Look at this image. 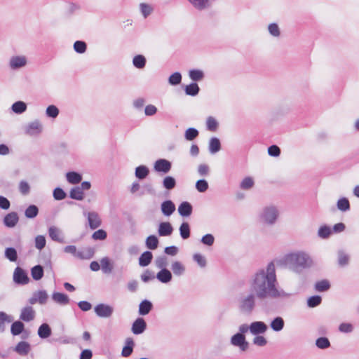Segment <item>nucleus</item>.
<instances>
[{
  "label": "nucleus",
  "instance_id": "obj_9",
  "mask_svg": "<svg viewBox=\"0 0 359 359\" xmlns=\"http://www.w3.org/2000/svg\"><path fill=\"white\" fill-rule=\"evenodd\" d=\"M94 309L96 315L101 318H109L112 315L114 311L111 306L104 304H97Z\"/></svg>",
  "mask_w": 359,
  "mask_h": 359
},
{
  "label": "nucleus",
  "instance_id": "obj_35",
  "mask_svg": "<svg viewBox=\"0 0 359 359\" xmlns=\"http://www.w3.org/2000/svg\"><path fill=\"white\" fill-rule=\"evenodd\" d=\"M200 91V88L198 85L195 83H191L189 85H187L184 88V92L186 95H190V96H196Z\"/></svg>",
  "mask_w": 359,
  "mask_h": 359
},
{
  "label": "nucleus",
  "instance_id": "obj_59",
  "mask_svg": "<svg viewBox=\"0 0 359 359\" xmlns=\"http://www.w3.org/2000/svg\"><path fill=\"white\" fill-rule=\"evenodd\" d=\"M102 270L105 273H109L112 271V266L108 257H104L100 261Z\"/></svg>",
  "mask_w": 359,
  "mask_h": 359
},
{
  "label": "nucleus",
  "instance_id": "obj_34",
  "mask_svg": "<svg viewBox=\"0 0 359 359\" xmlns=\"http://www.w3.org/2000/svg\"><path fill=\"white\" fill-rule=\"evenodd\" d=\"M152 259V253L150 251H145L139 258V264L141 266H147L151 262Z\"/></svg>",
  "mask_w": 359,
  "mask_h": 359
},
{
  "label": "nucleus",
  "instance_id": "obj_40",
  "mask_svg": "<svg viewBox=\"0 0 359 359\" xmlns=\"http://www.w3.org/2000/svg\"><path fill=\"white\" fill-rule=\"evenodd\" d=\"M149 173V170L146 165H139L135 168V177L139 180L145 179Z\"/></svg>",
  "mask_w": 359,
  "mask_h": 359
},
{
  "label": "nucleus",
  "instance_id": "obj_29",
  "mask_svg": "<svg viewBox=\"0 0 359 359\" xmlns=\"http://www.w3.org/2000/svg\"><path fill=\"white\" fill-rule=\"evenodd\" d=\"M285 321L283 318L280 316H277L274 318L270 323L271 328L275 332L281 331L283 329Z\"/></svg>",
  "mask_w": 359,
  "mask_h": 359
},
{
  "label": "nucleus",
  "instance_id": "obj_54",
  "mask_svg": "<svg viewBox=\"0 0 359 359\" xmlns=\"http://www.w3.org/2000/svg\"><path fill=\"white\" fill-rule=\"evenodd\" d=\"M322 302V297L319 295H313L307 299V306L309 308H314L320 305Z\"/></svg>",
  "mask_w": 359,
  "mask_h": 359
},
{
  "label": "nucleus",
  "instance_id": "obj_55",
  "mask_svg": "<svg viewBox=\"0 0 359 359\" xmlns=\"http://www.w3.org/2000/svg\"><path fill=\"white\" fill-rule=\"evenodd\" d=\"M74 50L77 53H84L87 50V44L83 41H76L74 43Z\"/></svg>",
  "mask_w": 359,
  "mask_h": 359
},
{
  "label": "nucleus",
  "instance_id": "obj_53",
  "mask_svg": "<svg viewBox=\"0 0 359 359\" xmlns=\"http://www.w3.org/2000/svg\"><path fill=\"white\" fill-rule=\"evenodd\" d=\"M199 135L198 130L194 128H189L184 133V137L188 141H192Z\"/></svg>",
  "mask_w": 359,
  "mask_h": 359
},
{
  "label": "nucleus",
  "instance_id": "obj_6",
  "mask_svg": "<svg viewBox=\"0 0 359 359\" xmlns=\"http://www.w3.org/2000/svg\"><path fill=\"white\" fill-rule=\"evenodd\" d=\"M231 344L238 347L241 351H246L249 348V343L246 341L245 334L236 333L231 337Z\"/></svg>",
  "mask_w": 359,
  "mask_h": 359
},
{
  "label": "nucleus",
  "instance_id": "obj_1",
  "mask_svg": "<svg viewBox=\"0 0 359 359\" xmlns=\"http://www.w3.org/2000/svg\"><path fill=\"white\" fill-rule=\"evenodd\" d=\"M247 283L249 292L241 294L238 299V310L244 315L252 313L257 299H288L292 296L280 287L273 262L252 272Z\"/></svg>",
  "mask_w": 359,
  "mask_h": 359
},
{
  "label": "nucleus",
  "instance_id": "obj_8",
  "mask_svg": "<svg viewBox=\"0 0 359 359\" xmlns=\"http://www.w3.org/2000/svg\"><path fill=\"white\" fill-rule=\"evenodd\" d=\"M171 168V162L165 158H159L154 164V170L157 172H162L163 174L168 173Z\"/></svg>",
  "mask_w": 359,
  "mask_h": 359
},
{
  "label": "nucleus",
  "instance_id": "obj_31",
  "mask_svg": "<svg viewBox=\"0 0 359 359\" xmlns=\"http://www.w3.org/2000/svg\"><path fill=\"white\" fill-rule=\"evenodd\" d=\"M139 8L140 13L144 19L147 18L154 10L152 5L147 3H140Z\"/></svg>",
  "mask_w": 359,
  "mask_h": 359
},
{
  "label": "nucleus",
  "instance_id": "obj_39",
  "mask_svg": "<svg viewBox=\"0 0 359 359\" xmlns=\"http://www.w3.org/2000/svg\"><path fill=\"white\" fill-rule=\"evenodd\" d=\"M51 334V329L47 323L41 325L38 330V335L41 339H46Z\"/></svg>",
  "mask_w": 359,
  "mask_h": 359
},
{
  "label": "nucleus",
  "instance_id": "obj_13",
  "mask_svg": "<svg viewBox=\"0 0 359 359\" xmlns=\"http://www.w3.org/2000/svg\"><path fill=\"white\" fill-rule=\"evenodd\" d=\"M249 328L252 334L257 335L266 332L268 327L262 321H255L250 325Z\"/></svg>",
  "mask_w": 359,
  "mask_h": 359
},
{
  "label": "nucleus",
  "instance_id": "obj_62",
  "mask_svg": "<svg viewBox=\"0 0 359 359\" xmlns=\"http://www.w3.org/2000/svg\"><path fill=\"white\" fill-rule=\"evenodd\" d=\"M196 189L198 191L203 193L208 189V183L205 180H198L196 183Z\"/></svg>",
  "mask_w": 359,
  "mask_h": 359
},
{
  "label": "nucleus",
  "instance_id": "obj_5",
  "mask_svg": "<svg viewBox=\"0 0 359 359\" xmlns=\"http://www.w3.org/2000/svg\"><path fill=\"white\" fill-rule=\"evenodd\" d=\"M278 212L276 207L269 206L264 208L262 213V220L269 224H273L277 219Z\"/></svg>",
  "mask_w": 359,
  "mask_h": 359
},
{
  "label": "nucleus",
  "instance_id": "obj_14",
  "mask_svg": "<svg viewBox=\"0 0 359 359\" xmlns=\"http://www.w3.org/2000/svg\"><path fill=\"white\" fill-rule=\"evenodd\" d=\"M35 311L31 306H27L22 309L20 315V319L22 321L30 322L35 318Z\"/></svg>",
  "mask_w": 359,
  "mask_h": 359
},
{
  "label": "nucleus",
  "instance_id": "obj_20",
  "mask_svg": "<svg viewBox=\"0 0 359 359\" xmlns=\"http://www.w3.org/2000/svg\"><path fill=\"white\" fill-rule=\"evenodd\" d=\"M135 346V342L131 337H128L125 340V345L121 351V355L123 357H129L133 351Z\"/></svg>",
  "mask_w": 359,
  "mask_h": 359
},
{
  "label": "nucleus",
  "instance_id": "obj_17",
  "mask_svg": "<svg viewBox=\"0 0 359 359\" xmlns=\"http://www.w3.org/2000/svg\"><path fill=\"white\" fill-rule=\"evenodd\" d=\"M173 227L168 222H161L158 225V233L160 236H169L172 233Z\"/></svg>",
  "mask_w": 359,
  "mask_h": 359
},
{
  "label": "nucleus",
  "instance_id": "obj_45",
  "mask_svg": "<svg viewBox=\"0 0 359 359\" xmlns=\"http://www.w3.org/2000/svg\"><path fill=\"white\" fill-rule=\"evenodd\" d=\"M4 255L9 261L15 262L18 259L17 250L12 247L6 248L4 252Z\"/></svg>",
  "mask_w": 359,
  "mask_h": 359
},
{
  "label": "nucleus",
  "instance_id": "obj_43",
  "mask_svg": "<svg viewBox=\"0 0 359 359\" xmlns=\"http://www.w3.org/2000/svg\"><path fill=\"white\" fill-rule=\"evenodd\" d=\"M145 244L149 250H155L158 248V239L156 236L150 235L146 238Z\"/></svg>",
  "mask_w": 359,
  "mask_h": 359
},
{
  "label": "nucleus",
  "instance_id": "obj_60",
  "mask_svg": "<svg viewBox=\"0 0 359 359\" xmlns=\"http://www.w3.org/2000/svg\"><path fill=\"white\" fill-rule=\"evenodd\" d=\"M254 186V180L250 177H245L241 182L240 187L244 190H248Z\"/></svg>",
  "mask_w": 359,
  "mask_h": 359
},
{
  "label": "nucleus",
  "instance_id": "obj_52",
  "mask_svg": "<svg viewBox=\"0 0 359 359\" xmlns=\"http://www.w3.org/2000/svg\"><path fill=\"white\" fill-rule=\"evenodd\" d=\"M316 346L320 349H326L330 346V342L327 337H321L316 340Z\"/></svg>",
  "mask_w": 359,
  "mask_h": 359
},
{
  "label": "nucleus",
  "instance_id": "obj_2",
  "mask_svg": "<svg viewBox=\"0 0 359 359\" xmlns=\"http://www.w3.org/2000/svg\"><path fill=\"white\" fill-rule=\"evenodd\" d=\"M284 262L290 271L298 274L313 266L311 257L303 251L286 255L284 257Z\"/></svg>",
  "mask_w": 359,
  "mask_h": 359
},
{
  "label": "nucleus",
  "instance_id": "obj_27",
  "mask_svg": "<svg viewBox=\"0 0 359 359\" xmlns=\"http://www.w3.org/2000/svg\"><path fill=\"white\" fill-rule=\"evenodd\" d=\"M198 11H203L210 6L209 0H187Z\"/></svg>",
  "mask_w": 359,
  "mask_h": 359
},
{
  "label": "nucleus",
  "instance_id": "obj_11",
  "mask_svg": "<svg viewBox=\"0 0 359 359\" xmlns=\"http://www.w3.org/2000/svg\"><path fill=\"white\" fill-rule=\"evenodd\" d=\"M350 255L344 250H339L337 252V264L340 268H345L350 263Z\"/></svg>",
  "mask_w": 359,
  "mask_h": 359
},
{
  "label": "nucleus",
  "instance_id": "obj_15",
  "mask_svg": "<svg viewBox=\"0 0 359 359\" xmlns=\"http://www.w3.org/2000/svg\"><path fill=\"white\" fill-rule=\"evenodd\" d=\"M19 221V217L16 212H11L5 215L3 219L4 224L8 228H13Z\"/></svg>",
  "mask_w": 359,
  "mask_h": 359
},
{
  "label": "nucleus",
  "instance_id": "obj_37",
  "mask_svg": "<svg viewBox=\"0 0 359 359\" xmlns=\"http://www.w3.org/2000/svg\"><path fill=\"white\" fill-rule=\"evenodd\" d=\"M66 178L67 182L72 184H79L82 180L81 175L74 171L67 172Z\"/></svg>",
  "mask_w": 359,
  "mask_h": 359
},
{
  "label": "nucleus",
  "instance_id": "obj_64",
  "mask_svg": "<svg viewBox=\"0 0 359 359\" xmlns=\"http://www.w3.org/2000/svg\"><path fill=\"white\" fill-rule=\"evenodd\" d=\"M268 30L270 34L274 37H278L280 35V31L276 23H271L268 26Z\"/></svg>",
  "mask_w": 359,
  "mask_h": 359
},
{
  "label": "nucleus",
  "instance_id": "obj_61",
  "mask_svg": "<svg viewBox=\"0 0 359 359\" xmlns=\"http://www.w3.org/2000/svg\"><path fill=\"white\" fill-rule=\"evenodd\" d=\"M53 196L55 200L61 201L66 198L67 194L60 187H56L53 192Z\"/></svg>",
  "mask_w": 359,
  "mask_h": 359
},
{
  "label": "nucleus",
  "instance_id": "obj_49",
  "mask_svg": "<svg viewBox=\"0 0 359 359\" xmlns=\"http://www.w3.org/2000/svg\"><path fill=\"white\" fill-rule=\"evenodd\" d=\"M337 206V208L342 212H346L349 210L351 208L349 201L345 197L338 200Z\"/></svg>",
  "mask_w": 359,
  "mask_h": 359
},
{
  "label": "nucleus",
  "instance_id": "obj_47",
  "mask_svg": "<svg viewBox=\"0 0 359 359\" xmlns=\"http://www.w3.org/2000/svg\"><path fill=\"white\" fill-rule=\"evenodd\" d=\"M171 269L176 276H181L185 271L184 266L179 261L172 262Z\"/></svg>",
  "mask_w": 359,
  "mask_h": 359
},
{
  "label": "nucleus",
  "instance_id": "obj_26",
  "mask_svg": "<svg viewBox=\"0 0 359 359\" xmlns=\"http://www.w3.org/2000/svg\"><path fill=\"white\" fill-rule=\"evenodd\" d=\"M208 149L210 154H216L221 149V142L219 138L212 137L209 140Z\"/></svg>",
  "mask_w": 359,
  "mask_h": 359
},
{
  "label": "nucleus",
  "instance_id": "obj_48",
  "mask_svg": "<svg viewBox=\"0 0 359 359\" xmlns=\"http://www.w3.org/2000/svg\"><path fill=\"white\" fill-rule=\"evenodd\" d=\"M38 214L39 208L35 205H29L25 211V217L29 219H33L36 217L38 215Z\"/></svg>",
  "mask_w": 359,
  "mask_h": 359
},
{
  "label": "nucleus",
  "instance_id": "obj_32",
  "mask_svg": "<svg viewBox=\"0 0 359 359\" xmlns=\"http://www.w3.org/2000/svg\"><path fill=\"white\" fill-rule=\"evenodd\" d=\"M332 234V228L326 224L320 226L318 230V236L322 239H327Z\"/></svg>",
  "mask_w": 359,
  "mask_h": 359
},
{
  "label": "nucleus",
  "instance_id": "obj_56",
  "mask_svg": "<svg viewBox=\"0 0 359 359\" xmlns=\"http://www.w3.org/2000/svg\"><path fill=\"white\" fill-rule=\"evenodd\" d=\"M206 127L208 130L215 132L218 128V122L214 117L209 116L206 120Z\"/></svg>",
  "mask_w": 359,
  "mask_h": 359
},
{
  "label": "nucleus",
  "instance_id": "obj_36",
  "mask_svg": "<svg viewBox=\"0 0 359 359\" xmlns=\"http://www.w3.org/2000/svg\"><path fill=\"white\" fill-rule=\"evenodd\" d=\"M43 268L41 265H36L31 269V275L34 280H39L43 276Z\"/></svg>",
  "mask_w": 359,
  "mask_h": 359
},
{
  "label": "nucleus",
  "instance_id": "obj_10",
  "mask_svg": "<svg viewBox=\"0 0 359 359\" xmlns=\"http://www.w3.org/2000/svg\"><path fill=\"white\" fill-rule=\"evenodd\" d=\"M27 62L25 56H13L9 60V67L11 69L15 70L25 67Z\"/></svg>",
  "mask_w": 359,
  "mask_h": 359
},
{
  "label": "nucleus",
  "instance_id": "obj_4",
  "mask_svg": "<svg viewBox=\"0 0 359 359\" xmlns=\"http://www.w3.org/2000/svg\"><path fill=\"white\" fill-rule=\"evenodd\" d=\"M23 129L27 135L36 137L42 133L43 126L39 120L36 119L25 125Z\"/></svg>",
  "mask_w": 359,
  "mask_h": 359
},
{
  "label": "nucleus",
  "instance_id": "obj_51",
  "mask_svg": "<svg viewBox=\"0 0 359 359\" xmlns=\"http://www.w3.org/2000/svg\"><path fill=\"white\" fill-rule=\"evenodd\" d=\"M58 108L53 104L49 105L46 109V115L48 118H55L59 115Z\"/></svg>",
  "mask_w": 359,
  "mask_h": 359
},
{
  "label": "nucleus",
  "instance_id": "obj_3",
  "mask_svg": "<svg viewBox=\"0 0 359 359\" xmlns=\"http://www.w3.org/2000/svg\"><path fill=\"white\" fill-rule=\"evenodd\" d=\"M64 252L69 253L80 259H89L93 257L94 250L90 248H87L81 250H77L75 245H67L64 248Z\"/></svg>",
  "mask_w": 359,
  "mask_h": 359
},
{
  "label": "nucleus",
  "instance_id": "obj_12",
  "mask_svg": "<svg viewBox=\"0 0 359 359\" xmlns=\"http://www.w3.org/2000/svg\"><path fill=\"white\" fill-rule=\"evenodd\" d=\"M147 329V323L144 318H137L133 323L131 331L134 334H141Z\"/></svg>",
  "mask_w": 359,
  "mask_h": 359
},
{
  "label": "nucleus",
  "instance_id": "obj_63",
  "mask_svg": "<svg viewBox=\"0 0 359 359\" xmlns=\"http://www.w3.org/2000/svg\"><path fill=\"white\" fill-rule=\"evenodd\" d=\"M155 264L157 268L161 269H166L168 266V259L165 256L158 257L155 260Z\"/></svg>",
  "mask_w": 359,
  "mask_h": 359
},
{
  "label": "nucleus",
  "instance_id": "obj_30",
  "mask_svg": "<svg viewBox=\"0 0 359 359\" xmlns=\"http://www.w3.org/2000/svg\"><path fill=\"white\" fill-rule=\"evenodd\" d=\"M25 330V325L21 320L13 322L11 326V332L13 336L22 334Z\"/></svg>",
  "mask_w": 359,
  "mask_h": 359
},
{
  "label": "nucleus",
  "instance_id": "obj_50",
  "mask_svg": "<svg viewBox=\"0 0 359 359\" xmlns=\"http://www.w3.org/2000/svg\"><path fill=\"white\" fill-rule=\"evenodd\" d=\"M330 288V282L325 279L318 281L315 284V289L318 292H325L327 291Z\"/></svg>",
  "mask_w": 359,
  "mask_h": 359
},
{
  "label": "nucleus",
  "instance_id": "obj_22",
  "mask_svg": "<svg viewBox=\"0 0 359 359\" xmlns=\"http://www.w3.org/2000/svg\"><path fill=\"white\" fill-rule=\"evenodd\" d=\"M192 205L187 201L181 203L178 207V212L182 217L190 216L192 213Z\"/></svg>",
  "mask_w": 359,
  "mask_h": 359
},
{
  "label": "nucleus",
  "instance_id": "obj_42",
  "mask_svg": "<svg viewBox=\"0 0 359 359\" xmlns=\"http://www.w3.org/2000/svg\"><path fill=\"white\" fill-rule=\"evenodd\" d=\"M84 193L82 191L79 187H75L71 189L69 191V197L72 199L82 201L84 198Z\"/></svg>",
  "mask_w": 359,
  "mask_h": 359
},
{
  "label": "nucleus",
  "instance_id": "obj_25",
  "mask_svg": "<svg viewBox=\"0 0 359 359\" xmlns=\"http://www.w3.org/2000/svg\"><path fill=\"white\" fill-rule=\"evenodd\" d=\"M152 303L147 299L142 301L139 305V314L141 316L147 315L152 309Z\"/></svg>",
  "mask_w": 359,
  "mask_h": 359
},
{
  "label": "nucleus",
  "instance_id": "obj_46",
  "mask_svg": "<svg viewBox=\"0 0 359 359\" xmlns=\"http://www.w3.org/2000/svg\"><path fill=\"white\" fill-rule=\"evenodd\" d=\"M13 318L6 314L4 311H0V332H2L5 330V323H11Z\"/></svg>",
  "mask_w": 359,
  "mask_h": 359
},
{
  "label": "nucleus",
  "instance_id": "obj_33",
  "mask_svg": "<svg viewBox=\"0 0 359 359\" xmlns=\"http://www.w3.org/2000/svg\"><path fill=\"white\" fill-rule=\"evenodd\" d=\"M146 64L147 59L143 55H137L133 58V65L137 69H144L146 66Z\"/></svg>",
  "mask_w": 359,
  "mask_h": 359
},
{
  "label": "nucleus",
  "instance_id": "obj_38",
  "mask_svg": "<svg viewBox=\"0 0 359 359\" xmlns=\"http://www.w3.org/2000/svg\"><path fill=\"white\" fill-rule=\"evenodd\" d=\"M179 231L180 236L182 239L186 240L190 237L191 230L189 224L188 222H182L179 228Z\"/></svg>",
  "mask_w": 359,
  "mask_h": 359
},
{
  "label": "nucleus",
  "instance_id": "obj_24",
  "mask_svg": "<svg viewBox=\"0 0 359 359\" xmlns=\"http://www.w3.org/2000/svg\"><path fill=\"white\" fill-rule=\"evenodd\" d=\"M14 351L20 355H26L30 351V344L27 341H20L15 346Z\"/></svg>",
  "mask_w": 359,
  "mask_h": 359
},
{
  "label": "nucleus",
  "instance_id": "obj_16",
  "mask_svg": "<svg viewBox=\"0 0 359 359\" xmlns=\"http://www.w3.org/2000/svg\"><path fill=\"white\" fill-rule=\"evenodd\" d=\"M89 226L91 229H95L101 225V219L96 212H89L87 214Z\"/></svg>",
  "mask_w": 359,
  "mask_h": 359
},
{
  "label": "nucleus",
  "instance_id": "obj_18",
  "mask_svg": "<svg viewBox=\"0 0 359 359\" xmlns=\"http://www.w3.org/2000/svg\"><path fill=\"white\" fill-rule=\"evenodd\" d=\"M48 234H49L50 238L54 241H56V242H58L60 243H62L65 242L64 236H63L61 231L58 228H57L54 226L49 227Z\"/></svg>",
  "mask_w": 359,
  "mask_h": 359
},
{
  "label": "nucleus",
  "instance_id": "obj_57",
  "mask_svg": "<svg viewBox=\"0 0 359 359\" xmlns=\"http://www.w3.org/2000/svg\"><path fill=\"white\" fill-rule=\"evenodd\" d=\"M182 81V74L177 72L172 74L168 78V83L172 86L179 85Z\"/></svg>",
  "mask_w": 359,
  "mask_h": 359
},
{
  "label": "nucleus",
  "instance_id": "obj_21",
  "mask_svg": "<svg viewBox=\"0 0 359 359\" xmlns=\"http://www.w3.org/2000/svg\"><path fill=\"white\" fill-rule=\"evenodd\" d=\"M52 299L60 305H67L70 299L69 297L64 293L55 292L52 294Z\"/></svg>",
  "mask_w": 359,
  "mask_h": 359
},
{
  "label": "nucleus",
  "instance_id": "obj_7",
  "mask_svg": "<svg viewBox=\"0 0 359 359\" xmlns=\"http://www.w3.org/2000/svg\"><path fill=\"white\" fill-rule=\"evenodd\" d=\"M13 281L17 285H24L29 282V278L23 269L18 266L13 272Z\"/></svg>",
  "mask_w": 359,
  "mask_h": 359
},
{
  "label": "nucleus",
  "instance_id": "obj_41",
  "mask_svg": "<svg viewBox=\"0 0 359 359\" xmlns=\"http://www.w3.org/2000/svg\"><path fill=\"white\" fill-rule=\"evenodd\" d=\"M189 76L193 81L196 83L197 81H201L203 79L204 73L201 69H193L189 70Z\"/></svg>",
  "mask_w": 359,
  "mask_h": 359
},
{
  "label": "nucleus",
  "instance_id": "obj_19",
  "mask_svg": "<svg viewBox=\"0 0 359 359\" xmlns=\"http://www.w3.org/2000/svg\"><path fill=\"white\" fill-rule=\"evenodd\" d=\"M161 209L165 216L169 217L175 211V205L172 201L167 200L161 203Z\"/></svg>",
  "mask_w": 359,
  "mask_h": 359
},
{
  "label": "nucleus",
  "instance_id": "obj_23",
  "mask_svg": "<svg viewBox=\"0 0 359 359\" xmlns=\"http://www.w3.org/2000/svg\"><path fill=\"white\" fill-rule=\"evenodd\" d=\"M172 276L171 272L167 269H161L156 274V278L162 283H168L172 280Z\"/></svg>",
  "mask_w": 359,
  "mask_h": 359
},
{
  "label": "nucleus",
  "instance_id": "obj_58",
  "mask_svg": "<svg viewBox=\"0 0 359 359\" xmlns=\"http://www.w3.org/2000/svg\"><path fill=\"white\" fill-rule=\"evenodd\" d=\"M34 294L40 304H45L46 303L48 295L46 290H39L34 292Z\"/></svg>",
  "mask_w": 359,
  "mask_h": 359
},
{
  "label": "nucleus",
  "instance_id": "obj_44",
  "mask_svg": "<svg viewBox=\"0 0 359 359\" xmlns=\"http://www.w3.org/2000/svg\"><path fill=\"white\" fill-rule=\"evenodd\" d=\"M163 187L168 190L173 189L177 184L175 179L172 176H166L163 180Z\"/></svg>",
  "mask_w": 359,
  "mask_h": 359
},
{
  "label": "nucleus",
  "instance_id": "obj_28",
  "mask_svg": "<svg viewBox=\"0 0 359 359\" xmlns=\"http://www.w3.org/2000/svg\"><path fill=\"white\" fill-rule=\"evenodd\" d=\"M12 111L16 114H22L27 111V105L23 101H17L14 102L11 107Z\"/></svg>",
  "mask_w": 359,
  "mask_h": 359
}]
</instances>
